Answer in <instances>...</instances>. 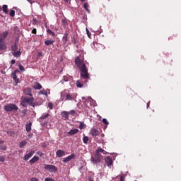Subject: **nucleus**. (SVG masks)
Returning a JSON list of instances; mask_svg holds the SVG:
<instances>
[{"instance_id": "nucleus-17", "label": "nucleus", "mask_w": 181, "mask_h": 181, "mask_svg": "<svg viewBox=\"0 0 181 181\" xmlns=\"http://www.w3.org/2000/svg\"><path fill=\"white\" fill-rule=\"evenodd\" d=\"M12 54L14 57H21V54H22V52H21V49H18L12 52Z\"/></svg>"}, {"instance_id": "nucleus-37", "label": "nucleus", "mask_w": 181, "mask_h": 181, "mask_svg": "<svg viewBox=\"0 0 181 181\" xmlns=\"http://www.w3.org/2000/svg\"><path fill=\"white\" fill-rule=\"evenodd\" d=\"M27 112H28V110H22L21 113H22L23 117L26 116V113H27Z\"/></svg>"}, {"instance_id": "nucleus-3", "label": "nucleus", "mask_w": 181, "mask_h": 181, "mask_svg": "<svg viewBox=\"0 0 181 181\" xmlns=\"http://www.w3.org/2000/svg\"><path fill=\"white\" fill-rule=\"evenodd\" d=\"M77 97L74 93H69L67 92L61 93V101H76Z\"/></svg>"}, {"instance_id": "nucleus-60", "label": "nucleus", "mask_w": 181, "mask_h": 181, "mask_svg": "<svg viewBox=\"0 0 181 181\" xmlns=\"http://www.w3.org/2000/svg\"><path fill=\"white\" fill-rule=\"evenodd\" d=\"M81 1H84V0H81Z\"/></svg>"}, {"instance_id": "nucleus-54", "label": "nucleus", "mask_w": 181, "mask_h": 181, "mask_svg": "<svg viewBox=\"0 0 181 181\" xmlns=\"http://www.w3.org/2000/svg\"><path fill=\"white\" fill-rule=\"evenodd\" d=\"M4 141H2V140H0V144H4Z\"/></svg>"}, {"instance_id": "nucleus-11", "label": "nucleus", "mask_w": 181, "mask_h": 181, "mask_svg": "<svg viewBox=\"0 0 181 181\" xmlns=\"http://www.w3.org/2000/svg\"><path fill=\"white\" fill-rule=\"evenodd\" d=\"M105 161L106 165H107L108 166H111V165H112V163H113L112 158H111L109 156H107L105 158Z\"/></svg>"}, {"instance_id": "nucleus-7", "label": "nucleus", "mask_w": 181, "mask_h": 181, "mask_svg": "<svg viewBox=\"0 0 181 181\" xmlns=\"http://www.w3.org/2000/svg\"><path fill=\"white\" fill-rule=\"evenodd\" d=\"M16 73H19V70L16 69V71H14V72L11 74V76L14 81L16 83V84H18V83H19V78H18V76H16Z\"/></svg>"}, {"instance_id": "nucleus-27", "label": "nucleus", "mask_w": 181, "mask_h": 181, "mask_svg": "<svg viewBox=\"0 0 181 181\" xmlns=\"http://www.w3.org/2000/svg\"><path fill=\"white\" fill-rule=\"evenodd\" d=\"M47 33H48L51 36H54V37L56 36V34L53 31H52V30L50 29L47 30Z\"/></svg>"}, {"instance_id": "nucleus-26", "label": "nucleus", "mask_w": 181, "mask_h": 181, "mask_svg": "<svg viewBox=\"0 0 181 181\" xmlns=\"http://www.w3.org/2000/svg\"><path fill=\"white\" fill-rule=\"evenodd\" d=\"M83 8L86 12H88V13H90V10L88 9V3H85L83 5Z\"/></svg>"}, {"instance_id": "nucleus-12", "label": "nucleus", "mask_w": 181, "mask_h": 181, "mask_svg": "<svg viewBox=\"0 0 181 181\" xmlns=\"http://www.w3.org/2000/svg\"><path fill=\"white\" fill-rule=\"evenodd\" d=\"M56 155L57 158H62V156H64V155H66V153L63 150H58L56 152Z\"/></svg>"}, {"instance_id": "nucleus-58", "label": "nucleus", "mask_w": 181, "mask_h": 181, "mask_svg": "<svg viewBox=\"0 0 181 181\" xmlns=\"http://www.w3.org/2000/svg\"><path fill=\"white\" fill-rule=\"evenodd\" d=\"M65 1V2H69V0H64Z\"/></svg>"}, {"instance_id": "nucleus-9", "label": "nucleus", "mask_w": 181, "mask_h": 181, "mask_svg": "<svg viewBox=\"0 0 181 181\" xmlns=\"http://www.w3.org/2000/svg\"><path fill=\"white\" fill-rule=\"evenodd\" d=\"M74 158H76V155L71 154V156L64 158L62 162H64V163H67V162H70V160H71V159H74Z\"/></svg>"}, {"instance_id": "nucleus-33", "label": "nucleus", "mask_w": 181, "mask_h": 181, "mask_svg": "<svg viewBox=\"0 0 181 181\" xmlns=\"http://www.w3.org/2000/svg\"><path fill=\"white\" fill-rule=\"evenodd\" d=\"M22 102H21V105L23 107H26V102L25 101V99H23V97L21 98Z\"/></svg>"}, {"instance_id": "nucleus-39", "label": "nucleus", "mask_w": 181, "mask_h": 181, "mask_svg": "<svg viewBox=\"0 0 181 181\" xmlns=\"http://www.w3.org/2000/svg\"><path fill=\"white\" fill-rule=\"evenodd\" d=\"M18 67H19L21 71H25V68H23V66L21 64H19Z\"/></svg>"}, {"instance_id": "nucleus-29", "label": "nucleus", "mask_w": 181, "mask_h": 181, "mask_svg": "<svg viewBox=\"0 0 181 181\" xmlns=\"http://www.w3.org/2000/svg\"><path fill=\"white\" fill-rule=\"evenodd\" d=\"M83 84L81 83L80 81H76V86L78 87L79 88H81L83 87Z\"/></svg>"}, {"instance_id": "nucleus-30", "label": "nucleus", "mask_w": 181, "mask_h": 181, "mask_svg": "<svg viewBox=\"0 0 181 181\" xmlns=\"http://www.w3.org/2000/svg\"><path fill=\"white\" fill-rule=\"evenodd\" d=\"M83 144H88V136H83Z\"/></svg>"}, {"instance_id": "nucleus-42", "label": "nucleus", "mask_w": 181, "mask_h": 181, "mask_svg": "<svg viewBox=\"0 0 181 181\" xmlns=\"http://www.w3.org/2000/svg\"><path fill=\"white\" fill-rule=\"evenodd\" d=\"M86 33H87L88 37H90L91 33H90V31L88 30V28H86Z\"/></svg>"}, {"instance_id": "nucleus-8", "label": "nucleus", "mask_w": 181, "mask_h": 181, "mask_svg": "<svg viewBox=\"0 0 181 181\" xmlns=\"http://www.w3.org/2000/svg\"><path fill=\"white\" fill-rule=\"evenodd\" d=\"M9 33L8 31H4V33H0V40L4 42L5 39L8 37Z\"/></svg>"}, {"instance_id": "nucleus-6", "label": "nucleus", "mask_w": 181, "mask_h": 181, "mask_svg": "<svg viewBox=\"0 0 181 181\" xmlns=\"http://www.w3.org/2000/svg\"><path fill=\"white\" fill-rule=\"evenodd\" d=\"M23 98L24 99V101L26 104H28V105H30V107H35V103H33L35 98L28 97H23Z\"/></svg>"}, {"instance_id": "nucleus-52", "label": "nucleus", "mask_w": 181, "mask_h": 181, "mask_svg": "<svg viewBox=\"0 0 181 181\" xmlns=\"http://www.w3.org/2000/svg\"><path fill=\"white\" fill-rule=\"evenodd\" d=\"M88 181H94V180H93V178H91V177H88Z\"/></svg>"}, {"instance_id": "nucleus-34", "label": "nucleus", "mask_w": 181, "mask_h": 181, "mask_svg": "<svg viewBox=\"0 0 181 181\" xmlns=\"http://www.w3.org/2000/svg\"><path fill=\"white\" fill-rule=\"evenodd\" d=\"M10 16H11L12 18H13L15 16V11L14 10H10V13H9Z\"/></svg>"}, {"instance_id": "nucleus-43", "label": "nucleus", "mask_w": 181, "mask_h": 181, "mask_svg": "<svg viewBox=\"0 0 181 181\" xmlns=\"http://www.w3.org/2000/svg\"><path fill=\"white\" fill-rule=\"evenodd\" d=\"M84 128V123H81L80 125H79V129H83Z\"/></svg>"}, {"instance_id": "nucleus-23", "label": "nucleus", "mask_w": 181, "mask_h": 181, "mask_svg": "<svg viewBox=\"0 0 181 181\" xmlns=\"http://www.w3.org/2000/svg\"><path fill=\"white\" fill-rule=\"evenodd\" d=\"M68 134L69 135H76V134H78V129H71Z\"/></svg>"}, {"instance_id": "nucleus-57", "label": "nucleus", "mask_w": 181, "mask_h": 181, "mask_svg": "<svg viewBox=\"0 0 181 181\" xmlns=\"http://www.w3.org/2000/svg\"><path fill=\"white\" fill-rule=\"evenodd\" d=\"M1 11H2V7H1V6H0V12H1Z\"/></svg>"}, {"instance_id": "nucleus-31", "label": "nucleus", "mask_w": 181, "mask_h": 181, "mask_svg": "<svg viewBox=\"0 0 181 181\" xmlns=\"http://www.w3.org/2000/svg\"><path fill=\"white\" fill-rule=\"evenodd\" d=\"M28 144V142L25 141H22L21 143H20V148H23V146H25L26 144Z\"/></svg>"}, {"instance_id": "nucleus-25", "label": "nucleus", "mask_w": 181, "mask_h": 181, "mask_svg": "<svg viewBox=\"0 0 181 181\" xmlns=\"http://www.w3.org/2000/svg\"><path fill=\"white\" fill-rule=\"evenodd\" d=\"M53 43H54V40H47L45 41V45H46V46H50V45H53Z\"/></svg>"}, {"instance_id": "nucleus-45", "label": "nucleus", "mask_w": 181, "mask_h": 181, "mask_svg": "<svg viewBox=\"0 0 181 181\" xmlns=\"http://www.w3.org/2000/svg\"><path fill=\"white\" fill-rule=\"evenodd\" d=\"M120 181H125V175H122L120 177Z\"/></svg>"}, {"instance_id": "nucleus-49", "label": "nucleus", "mask_w": 181, "mask_h": 181, "mask_svg": "<svg viewBox=\"0 0 181 181\" xmlns=\"http://www.w3.org/2000/svg\"><path fill=\"white\" fill-rule=\"evenodd\" d=\"M69 114H71V115H73V114H76V110H71L69 112Z\"/></svg>"}, {"instance_id": "nucleus-50", "label": "nucleus", "mask_w": 181, "mask_h": 181, "mask_svg": "<svg viewBox=\"0 0 181 181\" xmlns=\"http://www.w3.org/2000/svg\"><path fill=\"white\" fill-rule=\"evenodd\" d=\"M30 181H39V180H37L36 177H33L31 178Z\"/></svg>"}, {"instance_id": "nucleus-24", "label": "nucleus", "mask_w": 181, "mask_h": 181, "mask_svg": "<svg viewBox=\"0 0 181 181\" xmlns=\"http://www.w3.org/2000/svg\"><path fill=\"white\" fill-rule=\"evenodd\" d=\"M25 129L27 132H30V131H32V122L25 125Z\"/></svg>"}, {"instance_id": "nucleus-35", "label": "nucleus", "mask_w": 181, "mask_h": 181, "mask_svg": "<svg viewBox=\"0 0 181 181\" xmlns=\"http://www.w3.org/2000/svg\"><path fill=\"white\" fill-rule=\"evenodd\" d=\"M7 134L10 136H15V132H13V131L8 132Z\"/></svg>"}, {"instance_id": "nucleus-38", "label": "nucleus", "mask_w": 181, "mask_h": 181, "mask_svg": "<svg viewBox=\"0 0 181 181\" xmlns=\"http://www.w3.org/2000/svg\"><path fill=\"white\" fill-rule=\"evenodd\" d=\"M48 107L49 108V110H53V103H52L51 102H49L48 103Z\"/></svg>"}, {"instance_id": "nucleus-48", "label": "nucleus", "mask_w": 181, "mask_h": 181, "mask_svg": "<svg viewBox=\"0 0 181 181\" xmlns=\"http://www.w3.org/2000/svg\"><path fill=\"white\" fill-rule=\"evenodd\" d=\"M37 155H39L40 156H43V155H45L42 152H41V151H38L37 153Z\"/></svg>"}, {"instance_id": "nucleus-40", "label": "nucleus", "mask_w": 181, "mask_h": 181, "mask_svg": "<svg viewBox=\"0 0 181 181\" xmlns=\"http://www.w3.org/2000/svg\"><path fill=\"white\" fill-rule=\"evenodd\" d=\"M0 162H5V156H0Z\"/></svg>"}, {"instance_id": "nucleus-19", "label": "nucleus", "mask_w": 181, "mask_h": 181, "mask_svg": "<svg viewBox=\"0 0 181 181\" xmlns=\"http://www.w3.org/2000/svg\"><path fill=\"white\" fill-rule=\"evenodd\" d=\"M69 41V34L68 33H64V36L62 37V42L66 44Z\"/></svg>"}, {"instance_id": "nucleus-21", "label": "nucleus", "mask_w": 181, "mask_h": 181, "mask_svg": "<svg viewBox=\"0 0 181 181\" xmlns=\"http://www.w3.org/2000/svg\"><path fill=\"white\" fill-rule=\"evenodd\" d=\"M11 50H12V53H13V52L21 50V48L18 47V45H16V42L13 45L11 46Z\"/></svg>"}, {"instance_id": "nucleus-56", "label": "nucleus", "mask_w": 181, "mask_h": 181, "mask_svg": "<svg viewBox=\"0 0 181 181\" xmlns=\"http://www.w3.org/2000/svg\"><path fill=\"white\" fill-rule=\"evenodd\" d=\"M38 56H42V52H39Z\"/></svg>"}, {"instance_id": "nucleus-15", "label": "nucleus", "mask_w": 181, "mask_h": 181, "mask_svg": "<svg viewBox=\"0 0 181 181\" xmlns=\"http://www.w3.org/2000/svg\"><path fill=\"white\" fill-rule=\"evenodd\" d=\"M61 115L65 119H69V115H70V113L67 111H63L62 112Z\"/></svg>"}, {"instance_id": "nucleus-18", "label": "nucleus", "mask_w": 181, "mask_h": 181, "mask_svg": "<svg viewBox=\"0 0 181 181\" xmlns=\"http://www.w3.org/2000/svg\"><path fill=\"white\" fill-rule=\"evenodd\" d=\"M33 88L35 90H42V85L39 82L34 83Z\"/></svg>"}, {"instance_id": "nucleus-1", "label": "nucleus", "mask_w": 181, "mask_h": 181, "mask_svg": "<svg viewBox=\"0 0 181 181\" xmlns=\"http://www.w3.org/2000/svg\"><path fill=\"white\" fill-rule=\"evenodd\" d=\"M75 64L77 66L78 69H79L81 71V78H85V80H88L90 78V74H88V69H87V66L84 63V61L80 58V57H77L75 58Z\"/></svg>"}, {"instance_id": "nucleus-41", "label": "nucleus", "mask_w": 181, "mask_h": 181, "mask_svg": "<svg viewBox=\"0 0 181 181\" xmlns=\"http://www.w3.org/2000/svg\"><path fill=\"white\" fill-rule=\"evenodd\" d=\"M45 181H54V179L50 178V177H47V178H45Z\"/></svg>"}, {"instance_id": "nucleus-13", "label": "nucleus", "mask_w": 181, "mask_h": 181, "mask_svg": "<svg viewBox=\"0 0 181 181\" xmlns=\"http://www.w3.org/2000/svg\"><path fill=\"white\" fill-rule=\"evenodd\" d=\"M2 50H6V45L5 41L0 40V52H2Z\"/></svg>"}, {"instance_id": "nucleus-55", "label": "nucleus", "mask_w": 181, "mask_h": 181, "mask_svg": "<svg viewBox=\"0 0 181 181\" xmlns=\"http://www.w3.org/2000/svg\"><path fill=\"white\" fill-rule=\"evenodd\" d=\"M28 2H29L30 4H32V0H27Z\"/></svg>"}, {"instance_id": "nucleus-4", "label": "nucleus", "mask_w": 181, "mask_h": 181, "mask_svg": "<svg viewBox=\"0 0 181 181\" xmlns=\"http://www.w3.org/2000/svg\"><path fill=\"white\" fill-rule=\"evenodd\" d=\"M4 110L7 112H12V111H17L19 110V107L15 104L10 103L4 106Z\"/></svg>"}, {"instance_id": "nucleus-44", "label": "nucleus", "mask_w": 181, "mask_h": 181, "mask_svg": "<svg viewBox=\"0 0 181 181\" xmlns=\"http://www.w3.org/2000/svg\"><path fill=\"white\" fill-rule=\"evenodd\" d=\"M62 22L63 25H67V21H66V19H62Z\"/></svg>"}, {"instance_id": "nucleus-20", "label": "nucleus", "mask_w": 181, "mask_h": 181, "mask_svg": "<svg viewBox=\"0 0 181 181\" xmlns=\"http://www.w3.org/2000/svg\"><path fill=\"white\" fill-rule=\"evenodd\" d=\"M82 100L85 104H87V103H91V101H93V99L90 97H88V98L83 97Z\"/></svg>"}, {"instance_id": "nucleus-47", "label": "nucleus", "mask_w": 181, "mask_h": 181, "mask_svg": "<svg viewBox=\"0 0 181 181\" xmlns=\"http://www.w3.org/2000/svg\"><path fill=\"white\" fill-rule=\"evenodd\" d=\"M64 81H69V76H64Z\"/></svg>"}, {"instance_id": "nucleus-22", "label": "nucleus", "mask_w": 181, "mask_h": 181, "mask_svg": "<svg viewBox=\"0 0 181 181\" xmlns=\"http://www.w3.org/2000/svg\"><path fill=\"white\" fill-rule=\"evenodd\" d=\"M1 9L3 10V12L5 13L6 15H8V12L9 11V9L8 8V5L6 4L3 5Z\"/></svg>"}, {"instance_id": "nucleus-2", "label": "nucleus", "mask_w": 181, "mask_h": 181, "mask_svg": "<svg viewBox=\"0 0 181 181\" xmlns=\"http://www.w3.org/2000/svg\"><path fill=\"white\" fill-rule=\"evenodd\" d=\"M100 153H103V155H105V153H107V151H105L104 149L101 148H98L95 151L94 156H92L90 158L91 162H93V163H95V165H97V163H100V162H101L103 156H101Z\"/></svg>"}, {"instance_id": "nucleus-59", "label": "nucleus", "mask_w": 181, "mask_h": 181, "mask_svg": "<svg viewBox=\"0 0 181 181\" xmlns=\"http://www.w3.org/2000/svg\"><path fill=\"white\" fill-rule=\"evenodd\" d=\"M28 95H32V93H28Z\"/></svg>"}, {"instance_id": "nucleus-46", "label": "nucleus", "mask_w": 181, "mask_h": 181, "mask_svg": "<svg viewBox=\"0 0 181 181\" xmlns=\"http://www.w3.org/2000/svg\"><path fill=\"white\" fill-rule=\"evenodd\" d=\"M37 30H36V28H33L32 30V33H33L34 35H36Z\"/></svg>"}, {"instance_id": "nucleus-51", "label": "nucleus", "mask_w": 181, "mask_h": 181, "mask_svg": "<svg viewBox=\"0 0 181 181\" xmlns=\"http://www.w3.org/2000/svg\"><path fill=\"white\" fill-rule=\"evenodd\" d=\"M11 63V64H15V63H16V61H15V59H12Z\"/></svg>"}, {"instance_id": "nucleus-16", "label": "nucleus", "mask_w": 181, "mask_h": 181, "mask_svg": "<svg viewBox=\"0 0 181 181\" xmlns=\"http://www.w3.org/2000/svg\"><path fill=\"white\" fill-rule=\"evenodd\" d=\"M38 160H39V158L37 156H35L33 158H31L29 162H30V165H33V164L36 163V162H37Z\"/></svg>"}, {"instance_id": "nucleus-32", "label": "nucleus", "mask_w": 181, "mask_h": 181, "mask_svg": "<svg viewBox=\"0 0 181 181\" xmlns=\"http://www.w3.org/2000/svg\"><path fill=\"white\" fill-rule=\"evenodd\" d=\"M50 115H49V113H47L46 115H42L40 117V119H46V118H47V117H49Z\"/></svg>"}, {"instance_id": "nucleus-14", "label": "nucleus", "mask_w": 181, "mask_h": 181, "mask_svg": "<svg viewBox=\"0 0 181 181\" xmlns=\"http://www.w3.org/2000/svg\"><path fill=\"white\" fill-rule=\"evenodd\" d=\"M90 134L92 136H98L100 132H98L97 129H91Z\"/></svg>"}, {"instance_id": "nucleus-10", "label": "nucleus", "mask_w": 181, "mask_h": 181, "mask_svg": "<svg viewBox=\"0 0 181 181\" xmlns=\"http://www.w3.org/2000/svg\"><path fill=\"white\" fill-rule=\"evenodd\" d=\"M33 155H35V151H30L28 154H25L23 158L24 160H29V158H32Z\"/></svg>"}, {"instance_id": "nucleus-5", "label": "nucleus", "mask_w": 181, "mask_h": 181, "mask_svg": "<svg viewBox=\"0 0 181 181\" xmlns=\"http://www.w3.org/2000/svg\"><path fill=\"white\" fill-rule=\"evenodd\" d=\"M45 170H47L48 172L56 173L57 172V167L54 166L53 165H46L45 166Z\"/></svg>"}, {"instance_id": "nucleus-28", "label": "nucleus", "mask_w": 181, "mask_h": 181, "mask_svg": "<svg viewBox=\"0 0 181 181\" xmlns=\"http://www.w3.org/2000/svg\"><path fill=\"white\" fill-rule=\"evenodd\" d=\"M40 94H42L43 95H45V97H47V91L45 89L40 90Z\"/></svg>"}, {"instance_id": "nucleus-53", "label": "nucleus", "mask_w": 181, "mask_h": 181, "mask_svg": "<svg viewBox=\"0 0 181 181\" xmlns=\"http://www.w3.org/2000/svg\"><path fill=\"white\" fill-rule=\"evenodd\" d=\"M1 149H2L3 151H6V146H4Z\"/></svg>"}, {"instance_id": "nucleus-36", "label": "nucleus", "mask_w": 181, "mask_h": 181, "mask_svg": "<svg viewBox=\"0 0 181 181\" xmlns=\"http://www.w3.org/2000/svg\"><path fill=\"white\" fill-rule=\"evenodd\" d=\"M103 124H105V125H109L110 122H108V120H107V119H103Z\"/></svg>"}]
</instances>
